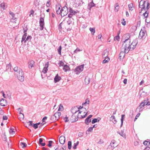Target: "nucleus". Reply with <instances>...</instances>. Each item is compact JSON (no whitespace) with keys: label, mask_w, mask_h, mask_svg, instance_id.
<instances>
[{"label":"nucleus","mask_w":150,"mask_h":150,"mask_svg":"<svg viewBox=\"0 0 150 150\" xmlns=\"http://www.w3.org/2000/svg\"><path fill=\"white\" fill-rule=\"evenodd\" d=\"M127 38L124 41V43L125 44L124 49L125 53H127L129 50H131L130 46V40L129 39L130 37L129 35L128 34H126L125 35L124 37Z\"/></svg>","instance_id":"nucleus-1"},{"label":"nucleus","mask_w":150,"mask_h":150,"mask_svg":"<svg viewBox=\"0 0 150 150\" xmlns=\"http://www.w3.org/2000/svg\"><path fill=\"white\" fill-rule=\"evenodd\" d=\"M18 79L21 82H23L24 80V73L22 70H19L18 74H17Z\"/></svg>","instance_id":"nucleus-2"},{"label":"nucleus","mask_w":150,"mask_h":150,"mask_svg":"<svg viewBox=\"0 0 150 150\" xmlns=\"http://www.w3.org/2000/svg\"><path fill=\"white\" fill-rule=\"evenodd\" d=\"M84 65V64H82L77 67L74 70V72H76L77 74H79L83 71Z\"/></svg>","instance_id":"nucleus-3"},{"label":"nucleus","mask_w":150,"mask_h":150,"mask_svg":"<svg viewBox=\"0 0 150 150\" xmlns=\"http://www.w3.org/2000/svg\"><path fill=\"white\" fill-rule=\"evenodd\" d=\"M146 103L144 102V100L142 101L140 103V105L136 108V111L139 112H142L144 109V107Z\"/></svg>","instance_id":"nucleus-4"},{"label":"nucleus","mask_w":150,"mask_h":150,"mask_svg":"<svg viewBox=\"0 0 150 150\" xmlns=\"http://www.w3.org/2000/svg\"><path fill=\"white\" fill-rule=\"evenodd\" d=\"M68 12V8L66 6H64L61 9V16L64 17L67 15Z\"/></svg>","instance_id":"nucleus-5"},{"label":"nucleus","mask_w":150,"mask_h":150,"mask_svg":"<svg viewBox=\"0 0 150 150\" xmlns=\"http://www.w3.org/2000/svg\"><path fill=\"white\" fill-rule=\"evenodd\" d=\"M118 145L116 143V141L113 140L111 141V143L110 144V145L108 146V149H110L111 148L110 150H113Z\"/></svg>","instance_id":"nucleus-6"},{"label":"nucleus","mask_w":150,"mask_h":150,"mask_svg":"<svg viewBox=\"0 0 150 150\" xmlns=\"http://www.w3.org/2000/svg\"><path fill=\"white\" fill-rule=\"evenodd\" d=\"M146 33V31L145 28L144 27L142 28L139 33V38H142L144 36Z\"/></svg>","instance_id":"nucleus-7"},{"label":"nucleus","mask_w":150,"mask_h":150,"mask_svg":"<svg viewBox=\"0 0 150 150\" xmlns=\"http://www.w3.org/2000/svg\"><path fill=\"white\" fill-rule=\"evenodd\" d=\"M137 43L138 42L137 40L135 39L132 42L131 44H130L131 50H133L136 48Z\"/></svg>","instance_id":"nucleus-8"},{"label":"nucleus","mask_w":150,"mask_h":150,"mask_svg":"<svg viewBox=\"0 0 150 150\" xmlns=\"http://www.w3.org/2000/svg\"><path fill=\"white\" fill-rule=\"evenodd\" d=\"M40 26V30H42L44 28V25L45 24L44 19L43 18L40 17L39 21Z\"/></svg>","instance_id":"nucleus-9"},{"label":"nucleus","mask_w":150,"mask_h":150,"mask_svg":"<svg viewBox=\"0 0 150 150\" xmlns=\"http://www.w3.org/2000/svg\"><path fill=\"white\" fill-rule=\"evenodd\" d=\"M93 115H89L85 120V123L87 125H88L91 122V120L90 119L92 117Z\"/></svg>","instance_id":"nucleus-10"},{"label":"nucleus","mask_w":150,"mask_h":150,"mask_svg":"<svg viewBox=\"0 0 150 150\" xmlns=\"http://www.w3.org/2000/svg\"><path fill=\"white\" fill-rule=\"evenodd\" d=\"M74 115V114H73L70 118V120L71 122H73L77 121L78 119V117Z\"/></svg>","instance_id":"nucleus-11"},{"label":"nucleus","mask_w":150,"mask_h":150,"mask_svg":"<svg viewBox=\"0 0 150 150\" xmlns=\"http://www.w3.org/2000/svg\"><path fill=\"white\" fill-rule=\"evenodd\" d=\"M146 1H140L139 5V7L142 8V9H145V5L144 4Z\"/></svg>","instance_id":"nucleus-12"},{"label":"nucleus","mask_w":150,"mask_h":150,"mask_svg":"<svg viewBox=\"0 0 150 150\" xmlns=\"http://www.w3.org/2000/svg\"><path fill=\"white\" fill-rule=\"evenodd\" d=\"M35 63V62L33 60L28 61V68L30 69H31L33 67Z\"/></svg>","instance_id":"nucleus-13"},{"label":"nucleus","mask_w":150,"mask_h":150,"mask_svg":"<svg viewBox=\"0 0 150 150\" xmlns=\"http://www.w3.org/2000/svg\"><path fill=\"white\" fill-rule=\"evenodd\" d=\"M95 6V4L93 2V0H92L91 2L88 4V8L90 10H91V8Z\"/></svg>","instance_id":"nucleus-14"},{"label":"nucleus","mask_w":150,"mask_h":150,"mask_svg":"<svg viewBox=\"0 0 150 150\" xmlns=\"http://www.w3.org/2000/svg\"><path fill=\"white\" fill-rule=\"evenodd\" d=\"M109 54V52L108 51L107 49L105 50L103 54L102 57L103 58H106L107 57H108V55Z\"/></svg>","instance_id":"nucleus-15"},{"label":"nucleus","mask_w":150,"mask_h":150,"mask_svg":"<svg viewBox=\"0 0 150 150\" xmlns=\"http://www.w3.org/2000/svg\"><path fill=\"white\" fill-rule=\"evenodd\" d=\"M61 79V78L60 76H59L58 74H57L54 79V82L55 83H56L59 82Z\"/></svg>","instance_id":"nucleus-16"},{"label":"nucleus","mask_w":150,"mask_h":150,"mask_svg":"<svg viewBox=\"0 0 150 150\" xmlns=\"http://www.w3.org/2000/svg\"><path fill=\"white\" fill-rule=\"evenodd\" d=\"M59 140L60 144H64L65 142V137L64 136H61L60 137Z\"/></svg>","instance_id":"nucleus-17"},{"label":"nucleus","mask_w":150,"mask_h":150,"mask_svg":"<svg viewBox=\"0 0 150 150\" xmlns=\"http://www.w3.org/2000/svg\"><path fill=\"white\" fill-rule=\"evenodd\" d=\"M6 101L3 98L1 99L0 100V105L1 106H4L6 103Z\"/></svg>","instance_id":"nucleus-18"},{"label":"nucleus","mask_w":150,"mask_h":150,"mask_svg":"<svg viewBox=\"0 0 150 150\" xmlns=\"http://www.w3.org/2000/svg\"><path fill=\"white\" fill-rule=\"evenodd\" d=\"M91 79L89 78L88 76H86L84 79V83L85 84L88 85L90 82Z\"/></svg>","instance_id":"nucleus-19"},{"label":"nucleus","mask_w":150,"mask_h":150,"mask_svg":"<svg viewBox=\"0 0 150 150\" xmlns=\"http://www.w3.org/2000/svg\"><path fill=\"white\" fill-rule=\"evenodd\" d=\"M79 111V110L77 109V108L75 107L72 108L71 110V112L73 114L76 113Z\"/></svg>","instance_id":"nucleus-20"},{"label":"nucleus","mask_w":150,"mask_h":150,"mask_svg":"<svg viewBox=\"0 0 150 150\" xmlns=\"http://www.w3.org/2000/svg\"><path fill=\"white\" fill-rule=\"evenodd\" d=\"M61 113L60 112H57L54 114V115L57 120L59 119L61 115Z\"/></svg>","instance_id":"nucleus-21"},{"label":"nucleus","mask_w":150,"mask_h":150,"mask_svg":"<svg viewBox=\"0 0 150 150\" xmlns=\"http://www.w3.org/2000/svg\"><path fill=\"white\" fill-rule=\"evenodd\" d=\"M63 69L65 72H67L70 70V68L68 66L64 65L63 68Z\"/></svg>","instance_id":"nucleus-22"},{"label":"nucleus","mask_w":150,"mask_h":150,"mask_svg":"<svg viewBox=\"0 0 150 150\" xmlns=\"http://www.w3.org/2000/svg\"><path fill=\"white\" fill-rule=\"evenodd\" d=\"M9 13L12 17L11 21H12L13 19V20H15V21L16 20L17 18L15 17V14L13 12L10 11L9 12Z\"/></svg>","instance_id":"nucleus-23"},{"label":"nucleus","mask_w":150,"mask_h":150,"mask_svg":"<svg viewBox=\"0 0 150 150\" xmlns=\"http://www.w3.org/2000/svg\"><path fill=\"white\" fill-rule=\"evenodd\" d=\"M100 120V117H98V118H94L93 119L92 121V124H93L95 123L99 122Z\"/></svg>","instance_id":"nucleus-24"},{"label":"nucleus","mask_w":150,"mask_h":150,"mask_svg":"<svg viewBox=\"0 0 150 150\" xmlns=\"http://www.w3.org/2000/svg\"><path fill=\"white\" fill-rule=\"evenodd\" d=\"M69 12L70 13L73 14V15H75L76 14L77 12L76 11H74L71 8H70L69 9Z\"/></svg>","instance_id":"nucleus-25"},{"label":"nucleus","mask_w":150,"mask_h":150,"mask_svg":"<svg viewBox=\"0 0 150 150\" xmlns=\"http://www.w3.org/2000/svg\"><path fill=\"white\" fill-rule=\"evenodd\" d=\"M125 115H121V125L120 126V127H122V126L123 125V120L125 118Z\"/></svg>","instance_id":"nucleus-26"},{"label":"nucleus","mask_w":150,"mask_h":150,"mask_svg":"<svg viewBox=\"0 0 150 150\" xmlns=\"http://www.w3.org/2000/svg\"><path fill=\"white\" fill-rule=\"evenodd\" d=\"M128 7L130 10L131 11H132L134 8V7H133V4L131 3L128 5Z\"/></svg>","instance_id":"nucleus-27"},{"label":"nucleus","mask_w":150,"mask_h":150,"mask_svg":"<svg viewBox=\"0 0 150 150\" xmlns=\"http://www.w3.org/2000/svg\"><path fill=\"white\" fill-rule=\"evenodd\" d=\"M79 144V142L78 141L76 143H74L73 146V148L74 149H76L77 148V146Z\"/></svg>","instance_id":"nucleus-28"},{"label":"nucleus","mask_w":150,"mask_h":150,"mask_svg":"<svg viewBox=\"0 0 150 150\" xmlns=\"http://www.w3.org/2000/svg\"><path fill=\"white\" fill-rule=\"evenodd\" d=\"M20 146H22L23 148H24L26 147L27 144L25 143L22 142L20 143Z\"/></svg>","instance_id":"nucleus-29"},{"label":"nucleus","mask_w":150,"mask_h":150,"mask_svg":"<svg viewBox=\"0 0 150 150\" xmlns=\"http://www.w3.org/2000/svg\"><path fill=\"white\" fill-rule=\"evenodd\" d=\"M105 59L103 61V63L105 64L108 62L110 60V58L109 57L105 58Z\"/></svg>","instance_id":"nucleus-30"},{"label":"nucleus","mask_w":150,"mask_h":150,"mask_svg":"<svg viewBox=\"0 0 150 150\" xmlns=\"http://www.w3.org/2000/svg\"><path fill=\"white\" fill-rule=\"evenodd\" d=\"M89 30L91 31L92 34L94 35L95 32V28H89Z\"/></svg>","instance_id":"nucleus-31"},{"label":"nucleus","mask_w":150,"mask_h":150,"mask_svg":"<svg viewBox=\"0 0 150 150\" xmlns=\"http://www.w3.org/2000/svg\"><path fill=\"white\" fill-rule=\"evenodd\" d=\"M32 38V37L30 35H28L26 38L25 40V43H26L27 41H28L29 40L30 41L31 40Z\"/></svg>","instance_id":"nucleus-32"},{"label":"nucleus","mask_w":150,"mask_h":150,"mask_svg":"<svg viewBox=\"0 0 150 150\" xmlns=\"http://www.w3.org/2000/svg\"><path fill=\"white\" fill-rule=\"evenodd\" d=\"M50 120L53 121H55L56 120H57L54 114L53 115H52L51 117Z\"/></svg>","instance_id":"nucleus-33"},{"label":"nucleus","mask_w":150,"mask_h":150,"mask_svg":"<svg viewBox=\"0 0 150 150\" xmlns=\"http://www.w3.org/2000/svg\"><path fill=\"white\" fill-rule=\"evenodd\" d=\"M72 143L71 141H69L68 143V148L69 149H70L71 148Z\"/></svg>","instance_id":"nucleus-34"},{"label":"nucleus","mask_w":150,"mask_h":150,"mask_svg":"<svg viewBox=\"0 0 150 150\" xmlns=\"http://www.w3.org/2000/svg\"><path fill=\"white\" fill-rule=\"evenodd\" d=\"M19 118L18 119L20 120H23L24 118V115L23 114H21V115H18Z\"/></svg>","instance_id":"nucleus-35"},{"label":"nucleus","mask_w":150,"mask_h":150,"mask_svg":"<svg viewBox=\"0 0 150 150\" xmlns=\"http://www.w3.org/2000/svg\"><path fill=\"white\" fill-rule=\"evenodd\" d=\"M114 120V121L115 122H113L114 123V124H116V123L117 122V121H116V120L115 119V116H114L113 115H112L111 116V117H110V120Z\"/></svg>","instance_id":"nucleus-36"},{"label":"nucleus","mask_w":150,"mask_h":150,"mask_svg":"<svg viewBox=\"0 0 150 150\" xmlns=\"http://www.w3.org/2000/svg\"><path fill=\"white\" fill-rule=\"evenodd\" d=\"M62 46L60 45L57 49V51L58 52V54L61 55V50H62Z\"/></svg>","instance_id":"nucleus-37"},{"label":"nucleus","mask_w":150,"mask_h":150,"mask_svg":"<svg viewBox=\"0 0 150 150\" xmlns=\"http://www.w3.org/2000/svg\"><path fill=\"white\" fill-rule=\"evenodd\" d=\"M9 69L10 70H11V65L10 63H9L6 66V70H8Z\"/></svg>","instance_id":"nucleus-38"},{"label":"nucleus","mask_w":150,"mask_h":150,"mask_svg":"<svg viewBox=\"0 0 150 150\" xmlns=\"http://www.w3.org/2000/svg\"><path fill=\"white\" fill-rule=\"evenodd\" d=\"M5 3H2L0 4V6L1 8L3 9L4 10L5 9Z\"/></svg>","instance_id":"nucleus-39"},{"label":"nucleus","mask_w":150,"mask_h":150,"mask_svg":"<svg viewBox=\"0 0 150 150\" xmlns=\"http://www.w3.org/2000/svg\"><path fill=\"white\" fill-rule=\"evenodd\" d=\"M120 39V36L119 35V34H117V35L114 37V40H117V41H119Z\"/></svg>","instance_id":"nucleus-40"},{"label":"nucleus","mask_w":150,"mask_h":150,"mask_svg":"<svg viewBox=\"0 0 150 150\" xmlns=\"http://www.w3.org/2000/svg\"><path fill=\"white\" fill-rule=\"evenodd\" d=\"M124 52H121L120 54H119V57L120 58V59H121V57L123 58L125 56V54H124Z\"/></svg>","instance_id":"nucleus-41"},{"label":"nucleus","mask_w":150,"mask_h":150,"mask_svg":"<svg viewBox=\"0 0 150 150\" xmlns=\"http://www.w3.org/2000/svg\"><path fill=\"white\" fill-rule=\"evenodd\" d=\"M93 129V127H89L88 129H87V130L86 132V134H88V132H91L92 131V130Z\"/></svg>","instance_id":"nucleus-42"},{"label":"nucleus","mask_w":150,"mask_h":150,"mask_svg":"<svg viewBox=\"0 0 150 150\" xmlns=\"http://www.w3.org/2000/svg\"><path fill=\"white\" fill-rule=\"evenodd\" d=\"M148 99H147L146 100H144V101L146 103L145 104V105H150V102L149 101L148 102Z\"/></svg>","instance_id":"nucleus-43"},{"label":"nucleus","mask_w":150,"mask_h":150,"mask_svg":"<svg viewBox=\"0 0 150 150\" xmlns=\"http://www.w3.org/2000/svg\"><path fill=\"white\" fill-rule=\"evenodd\" d=\"M63 108V107L62 105L60 104L59 107L58 109V111H62V109Z\"/></svg>","instance_id":"nucleus-44"},{"label":"nucleus","mask_w":150,"mask_h":150,"mask_svg":"<svg viewBox=\"0 0 150 150\" xmlns=\"http://www.w3.org/2000/svg\"><path fill=\"white\" fill-rule=\"evenodd\" d=\"M53 141H50L48 142V144L47 145V146L50 147L52 146V143Z\"/></svg>","instance_id":"nucleus-45"},{"label":"nucleus","mask_w":150,"mask_h":150,"mask_svg":"<svg viewBox=\"0 0 150 150\" xmlns=\"http://www.w3.org/2000/svg\"><path fill=\"white\" fill-rule=\"evenodd\" d=\"M117 133H119L120 135L124 137H126V134H125L123 133V132H121L120 133L117 132Z\"/></svg>","instance_id":"nucleus-46"},{"label":"nucleus","mask_w":150,"mask_h":150,"mask_svg":"<svg viewBox=\"0 0 150 150\" xmlns=\"http://www.w3.org/2000/svg\"><path fill=\"white\" fill-rule=\"evenodd\" d=\"M2 137L3 139L4 140L6 141V135L5 134H3L2 135Z\"/></svg>","instance_id":"nucleus-47"},{"label":"nucleus","mask_w":150,"mask_h":150,"mask_svg":"<svg viewBox=\"0 0 150 150\" xmlns=\"http://www.w3.org/2000/svg\"><path fill=\"white\" fill-rule=\"evenodd\" d=\"M19 70L22 69H21L20 68H18V67H16L13 69V70L15 71H17V70L19 71Z\"/></svg>","instance_id":"nucleus-48"},{"label":"nucleus","mask_w":150,"mask_h":150,"mask_svg":"<svg viewBox=\"0 0 150 150\" xmlns=\"http://www.w3.org/2000/svg\"><path fill=\"white\" fill-rule=\"evenodd\" d=\"M140 115V113H138L137 114V115H136V116L135 117V118L134 120V122H135L137 120V118L139 117Z\"/></svg>","instance_id":"nucleus-49"},{"label":"nucleus","mask_w":150,"mask_h":150,"mask_svg":"<svg viewBox=\"0 0 150 150\" xmlns=\"http://www.w3.org/2000/svg\"><path fill=\"white\" fill-rule=\"evenodd\" d=\"M26 37L24 36V35H23L22 38V40L21 41V42L22 44H23V41H24L25 42V39L26 38Z\"/></svg>","instance_id":"nucleus-50"},{"label":"nucleus","mask_w":150,"mask_h":150,"mask_svg":"<svg viewBox=\"0 0 150 150\" xmlns=\"http://www.w3.org/2000/svg\"><path fill=\"white\" fill-rule=\"evenodd\" d=\"M122 24L124 25H125L126 24V22L125 21V19L124 18H123L122 20Z\"/></svg>","instance_id":"nucleus-51"},{"label":"nucleus","mask_w":150,"mask_h":150,"mask_svg":"<svg viewBox=\"0 0 150 150\" xmlns=\"http://www.w3.org/2000/svg\"><path fill=\"white\" fill-rule=\"evenodd\" d=\"M32 127H33L35 129H37L38 127V125H37V124L36 123V124H33Z\"/></svg>","instance_id":"nucleus-52"},{"label":"nucleus","mask_w":150,"mask_h":150,"mask_svg":"<svg viewBox=\"0 0 150 150\" xmlns=\"http://www.w3.org/2000/svg\"><path fill=\"white\" fill-rule=\"evenodd\" d=\"M49 62H47L46 64H45V67L44 68H45L47 69L48 67H49Z\"/></svg>","instance_id":"nucleus-53"},{"label":"nucleus","mask_w":150,"mask_h":150,"mask_svg":"<svg viewBox=\"0 0 150 150\" xmlns=\"http://www.w3.org/2000/svg\"><path fill=\"white\" fill-rule=\"evenodd\" d=\"M10 134H13L15 132L14 131V129L13 128H11L10 130L9 131Z\"/></svg>","instance_id":"nucleus-54"},{"label":"nucleus","mask_w":150,"mask_h":150,"mask_svg":"<svg viewBox=\"0 0 150 150\" xmlns=\"http://www.w3.org/2000/svg\"><path fill=\"white\" fill-rule=\"evenodd\" d=\"M47 69L44 68L42 71V72L44 74L46 73L47 72Z\"/></svg>","instance_id":"nucleus-55"},{"label":"nucleus","mask_w":150,"mask_h":150,"mask_svg":"<svg viewBox=\"0 0 150 150\" xmlns=\"http://www.w3.org/2000/svg\"><path fill=\"white\" fill-rule=\"evenodd\" d=\"M148 13H147V11H146L145 13H144L143 14V15L144 16V18H146L148 16Z\"/></svg>","instance_id":"nucleus-56"},{"label":"nucleus","mask_w":150,"mask_h":150,"mask_svg":"<svg viewBox=\"0 0 150 150\" xmlns=\"http://www.w3.org/2000/svg\"><path fill=\"white\" fill-rule=\"evenodd\" d=\"M50 1L49 0L47 1V4H46V6L47 7H49L50 5Z\"/></svg>","instance_id":"nucleus-57"},{"label":"nucleus","mask_w":150,"mask_h":150,"mask_svg":"<svg viewBox=\"0 0 150 150\" xmlns=\"http://www.w3.org/2000/svg\"><path fill=\"white\" fill-rule=\"evenodd\" d=\"M56 13L57 14L59 15L61 13V9L60 10H56Z\"/></svg>","instance_id":"nucleus-58"},{"label":"nucleus","mask_w":150,"mask_h":150,"mask_svg":"<svg viewBox=\"0 0 150 150\" xmlns=\"http://www.w3.org/2000/svg\"><path fill=\"white\" fill-rule=\"evenodd\" d=\"M68 118L67 116H66L64 118V120H65V122H68L69 120H68Z\"/></svg>","instance_id":"nucleus-59"},{"label":"nucleus","mask_w":150,"mask_h":150,"mask_svg":"<svg viewBox=\"0 0 150 150\" xmlns=\"http://www.w3.org/2000/svg\"><path fill=\"white\" fill-rule=\"evenodd\" d=\"M64 63L62 61H60L59 63V66L60 67L63 66L64 65Z\"/></svg>","instance_id":"nucleus-60"},{"label":"nucleus","mask_w":150,"mask_h":150,"mask_svg":"<svg viewBox=\"0 0 150 150\" xmlns=\"http://www.w3.org/2000/svg\"><path fill=\"white\" fill-rule=\"evenodd\" d=\"M83 134L82 132H79L78 134V136L79 137H81L83 135Z\"/></svg>","instance_id":"nucleus-61"},{"label":"nucleus","mask_w":150,"mask_h":150,"mask_svg":"<svg viewBox=\"0 0 150 150\" xmlns=\"http://www.w3.org/2000/svg\"><path fill=\"white\" fill-rule=\"evenodd\" d=\"M47 117L46 116L44 117L42 120V122H45V120H47Z\"/></svg>","instance_id":"nucleus-62"},{"label":"nucleus","mask_w":150,"mask_h":150,"mask_svg":"<svg viewBox=\"0 0 150 150\" xmlns=\"http://www.w3.org/2000/svg\"><path fill=\"white\" fill-rule=\"evenodd\" d=\"M104 142V141L103 140L100 139V141L98 142V144H100L103 143Z\"/></svg>","instance_id":"nucleus-63"},{"label":"nucleus","mask_w":150,"mask_h":150,"mask_svg":"<svg viewBox=\"0 0 150 150\" xmlns=\"http://www.w3.org/2000/svg\"><path fill=\"white\" fill-rule=\"evenodd\" d=\"M30 14L29 15V16H30L31 15H33L34 13V11L33 10H31L30 11Z\"/></svg>","instance_id":"nucleus-64"}]
</instances>
